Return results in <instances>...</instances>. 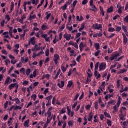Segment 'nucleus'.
Listing matches in <instances>:
<instances>
[{
  "instance_id": "f257e3e1",
  "label": "nucleus",
  "mask_w": 128,
  "mask_h": 128,
  "mask_svg": "<svg viewBox=\"0 0 128 128\" xmlns=\"http://www.w3.org/2000/svg\"><path fill=\"white\" fill-rule=\"evenodd\" d=\"M54 96L52 95H50L46 98H45V100H46V106H48L52 105V98Z\"/></svg>"
},
{
  "instance_id": "f03ea898",
  "label": "nucleus",
  "mask_w": 128,
  "mask_h": 128,
  "mask_svg": "<svg viewBox=\"0 0 128 128\" xmlns=\"http://www.w3.org/2000/svg\"><path fill=\"white\" fill-rule=\"evenodd\" d=\"M106 68V63L105 62H102L99 65V70H104Z\"/></svg>"
},
{
  "instance_id": "7ed1b4c3",
  "label": "nucleus",
  "mask_w": 128,
  "mask_h": 128,
  "mask_svg": "<svg viewBox=\"0 0 128 128\" xmlns=\"http://www.w3.org/2000/svg\"><path fill=\"white\" fill-rule=\"evenodd\" d=\"M60 60V55H58V54H54V58L53 59V60L55 64H58V60Z\"/></svg>"
},
{
  "instance_id": "20e7f679",
  "label": "nucleus",
  "mask_w": 128,
  "mask_h": 128,
  "mask_svg": "<svg viewBox=\"0 0 128 128\" xmlns=\"http://www.w3.org/2000/svg\"><path fill=\"white\" fill-rule=\"evenodd\" d=\"M118 56H120V54L118 53L115 54H112V56L110 58V60H114L118 58Z\"/></svg>"
},
{
  "instance_id": "39448f33",
  "label": "nucleus",
  "mask_w": 128,
  "mask_h": 128,
  "mask_svg": "<svg viewBox=\"0 0 128 128\" xmlns=\"http://www.w3.org/2000/svg\"><path fill=\"white\" fill-rule=\"evenodd\" d=\"M122 36H123V44H126V42H128V38L126 36L124 33L122 32Z\"/></svg>"
},
{
  "instance_id": "423d86ee",
  "label": "nucleus",
  "mask_w": 128,
  "mask_h": 128,
  "mask_svg": "<svg viewBox=\"0 0 128 128\" xmlns=\"http://www.w3.org/2000/svg\"><path fill=\"white\" fill-rule=\"evenodd\" d=\"M41 48L42 47H40V46H38V44H35L34 48L32 49V51L36 52V50H40Z\"/></svg>"
},
{
  "instance_id": "0eeeda50",
  "label": "nucleus",
  "mask_w": 128,
  "mask_h": 128,
  "mask_svg": "<svg viewBox=\"0 0 128 128\" xmlns=\"http://www.w3.org/2000/svg\"><path fill=\"white\" fill-rule=\"evenodd\" d=\"M120 114H119V117L120 118V120H124V114L122 113V109L120 110Z\"/></svg>"
},
{
  "instance_id": "6e6552de",
  "label": "nucleus",
  "mask_w": 128,
  "mask_h": 128,
  "mask_svg": "<svg viewBox=\"0 0 128 128\" xmlns=\"http://www.w3.org/2000/svg\"><path fill=\"white\" fill-rule=\"evenodd\" d=\"M30 42H31L32 46L36 44V40L34 36L31 38L30 40Z\"/></svg>"
},
{
  "instance_id": "1a4fd4ad",
  "label": "nucleus",
  "mask_w": 128,
  "mask_h": 128,
  "mask_svg": "<svg viewBox=\"0 0 128 128\" xmlns=\"http://www.w3.org/2000/svg\"><path fill=\"white\" fill-rule=\"evenodd\" d=\"M10 82H12V79H10V77L8 76L6 78V79L5 80L4 82V84H8V82H10Z\"/></svg>"
},
{
  "instance_id": "9d476101",
  "label": "nucleus",
  "mask_w": 128,
  "mask_h": 128,
  "mask_svg": "<svg viewBox=\"0 0 128 128\" xmlns=\"http://www.w3.org/2000/svg\"><path fill=\"white\" fill-rule=\"evenodd\" d=\"M114 12V7L112 6H110L109 8L107 10V12L108 14H110V12Z\"/></svg>"
},
{
  "instance_id": "9b49d317",
  "label": "nucleus",
  "mask_w": 128,
  "mask_h": 128,
  "mask_svg": "<svg viewBox=\"0 0 128 128\" xmlns=\"http://www.w3.org/2000/svg\"><path fill=\"white\" fill-rule=\"evenodd\" d=\"M92 118H94V116H92V112H90L89 113V118H88V122H92Z\"/></svg>"
},
{
  "instance_id": "f8f14e48",
  "label": "nucleus",
  "mask_w": 128,
  "mask_h": 128,
  "mask_svg": "<svg viewBox=\"0 0 128 128\" xmlns=\"http://www.w3.org/2000/svg\"><path fill=\"white\" fill-rule=\"evenodd\" d=\"M16 83H14V84H11L9 86H8V88L10 90H12L14 86H16Z\"/></svg>"
},
{
  "instance_id": "ddd939ff",
  "label": "nucleus",
  "mask_w": 128,
  "mask_h": 128,
  "mask_svg": "<svg viewBox=\"0 0 128 128\" xmlns=\"http://www.w3.org/2000/svg\"><path fill=\"white\" fill-rule=\"evenodd\" d=\"M14 2H11V7H10V10L8 12L9 13L12 12V10H14Z\"/></svg>"
},
{
  "instance_id": "4468645a",
  "label": "nucleus",
  "mask_w": 128,
  "mask_h": 128,
  "mask_svg": "<svg viewBox=\"0 0 128 128\" xmlns=\"http://www.w3.org/2000/svg\"><path fill=\"white\" fill-rule=\"evenodd\" d=\"M92 8H90V10H92V12H98V9L96 8V6L94 5H92Z\"/></svg>"
},
{
  "instance_id": "2eb2a0df",
  "label": "nucleus",
  "mask_w": 128,
  "mask_h": 128,
  "mask_svg": "<svg viewBox=\"0 0 128 128\" xmlns=\"http://www.w3.org/2000/svg\"><path fill=\"white\" fill-rule=\"evenodd\" d=\"M36 18V15L35 14H33L32 16L30 15L29 18V20H32V19L34 20Z\"/></svg>"
},
{
  "instance_id": "dca6fc26",
  "label": "nucleus",
  "mask_w": 128,
  "mask_h": 128,
  "mask_svg": "<svg viewBox=\"0 0 128 128\" xmlns=\"http://www.w3.org/2000/svg\"><path fill=\"white\" fill-rule=\"evenodd\" d=\"M28 122H30V120L28 119L24 122V126L28 127Z\"/></svg>"
},
{
  "instance_id": "f3484780",
  "label": "nucleus",
  "mask_w": 128,
  "mask_h": 128,
  "mask_svg": "<svg viewBox=\"0 0 128 128\" xmlns=\"http://www.w3.org/2000/svg\"><path fill=\"white\" fill-rule=\"evenodd\" d=\"M122 30H124V32H128V30H126V26L122 24Z\"/></svg>"
},
{
  "instance_id": "a211bd4d",
  "label": "nucleus",
  "mask_w": 128,
  "mask_h": 128,
  "mask_svg": "<svg viewBox=\"0 0 128 128\" xmlns=\"http://www.w3.org/2000/svg\"><path fill=\"white\" fill-rule=\"evenodd\" d=\"M104 114L106 118H111L112 116H110V114L107 113L106 112H104Z\"/></svg>"
},
{
  "instance_id": "6ab92c4d",
  "label": "nucleus",
  "mask_w": 128,
  "mask_h": 128,
  "mask_svg": "<svg viewBox=\"0 0 128 128\" xmlns=\"http://www.w3.org/2000/svg\"><path fill=\"white\" fill-rule=\"evenodd\" d=\"M85 26H86V24L84 23H83L82 24L81 27L79 28L78 32H82V30H84V28Z\"/></svg>"
},
{
  "instance_id": "aec40b11",
  "label": "nucleus",
  "mask_w": 128,
  "mask_h": 128,
  "mask_svg": "<svg viewBox=\"0 0 128 128\" xmlns=\"http://www.w3.org/2000/svg\"><path fill=\"white\" fill-rule=\"evenodd\" d=\"M68 126H74V122H72V120H70L68 122Z\"/></svg>"
},
{
  "instance_id": "412c9836",
  "label": "nucleus",
  "mask_w": 128,
  "mask_h": 128,
  "mask_svg": "<svg viewBox=\"0 0 128 128\" xmlns=\"http://www.w3.org/2000/svg\"><path fill=\"white\" fill-rule=\"evenodd\" d=\"M92 82V78L87 77L86 82V84H88L89 82Z\"/></svg>"
},
{
  "instance_id": "4be33fe9",
  "label": "nucleus",
  "mask_w": 128,
  "mask_h": 128,
  "mask_svg": "<svg viewBox=\"0 0 128 128\" xmlns=\"http://www.w3.org/2000/svg\"><path fill=\"white\" fill-rule=\"evenodd\" d=\"M78 96H80V94H78V93H77L76 94V96H74V100H74V101H76V102H78Z\"/></svg>"
},
{
  "instance_id": "5701e85b",
  "label": "nucleus",
  "mask_w": 128,
  "mask_h": 128,
  "mask_svg": "<svg viewBox=\"0 0 128 128\" xmlns=\"http://www.w3.org/2000/svg\"><path fill=\"white\" fill-rule=\"evenodd\" d=\"M60 69H58L57 74H56V76L54 77V79L56 80V78H58V76H60Z\"/></svg>"
},
{
  "instance_id": "b1692460",
  "label": "nucleus",
  "mask_w": 128,
  "mask_h": 128,
  "mask_svg": "<svg viewBox=\"0 0 128 128\" xmlns=\"http://www.w3.org/2000/svg\"><path fill=\"white\" fill-rule=\"evenodd\" d=\"M26 18V17L24 16H22L21 17V18L19 20V22H20V24H24V20Z\"/></svg>"
},
{
  "instance_id": "393cba45",
  "label": "nucleus",
  "mask_w": 128,
  "mask_h": 128,
  "mask_svg": "<svg viewBox=\"0 0 128 128\" xmlns=\"http://www.w3.org/2000/svg\"><path fill=\"white\" fill-rule=\"evenodd\" d=\"M114 30H116L114 28L112 27L108 28V32H114Z\"/></svg>"
},
{
  "instance_id": "a878e982",
  "label": "nucleus",
  "mask_w": 128,
  "mask_h": 128,
  "mask_svg": "<svg viewBox=\"0 0 128 128\" xmlns=\"http://www.w3.org/2000/svg\"><path fill=\"white\" fill-rule=\"evenodd\" d=\"M84 122L83 123L84 126H86V124H88V118H86V116H84Z\"/></svg>"
},
{
  "instance_id": "bb28decb",
  "label": "nucleus",
  "mask_w": 128,
  "mask_h": 128,
  "mask_svg": "<svg viewBox=\"0 0 128 128\" xmlns=\"http://www.w3.org/2000/svg\"><path fill=\"white\" fill-rule=\"evenodd\" d=\"M107 124L108 126H112V120L107 119Z\"/></svg>"
},
{
  "instance_id": "cd10ccee",
  "label": "nucleus",
  "mask_w": 128,
  "mask_h": 128,
  "mask_svg": "<svg viewBox=\"0 0 128 128\" xmlns=\"http://www.w3.org/2000/svg\"><path fill=\"white\" fill-rule=\"evenodd\" d=\"M128 70L126 69H121L120 72H118V74H124L125 72H126Z\"/></svg>"
},
{
  "instance_id": "c85d7f7f",
  "label": "nucleus",
  "mask_w": 128,
  "mask_h": 128,
  "mask_svg": "<svg viewBox=\"0 0 128 128\" xmlns=\"http://www.w3.org/2000/svg\"><path fill=\"white\" fill-rule=\"evenodd\" d=\"M94 108H95V110H98V102H95Z\"/></svg>"
},
{
  "instance_id": "c756f323",
  "label": "nucleus",
  "mask_w": 128,
  "mask_h": 128,
  "mask_svg": "<svg viewBox=\"0 0 128 128\" xmlns=\"http://www.w3.org/2000/svg\"><path fill=\"white\" fill-rule=\"evenodd\" d=\"M45 54L46 56H50V50L46 49L45 52Z\"/></svg>"
},
{
  "instance_id": "7c9ffc66",
  "label": "nucleus",
  "mask_w": 128,
  "mask_h": 128,
  "mask_svg": "<svg viewBox=\"0 0 128 128\" xmlns=\"http://www.w3.org/2000/svg\"><path fill=\"white\" fill-rule=\"evenodd\" d=\"M99 64L100 63L98 62H96V64H95V66H94V70H98V64Z\"/></svg>"
},
{
  "instance_id": "2f4dec72",
  "label": "nucleus",
  "mask_w": 128,
  "mask_h": 128,
  "mask_svg": "<svg viewBox=\"0 0 128 128\" xmlns=\"http://www.w3.org/2000/svg\"><path fill=\"white\" fill-rule=\"evenodd\" d=\"M68 6L65 4L63 6H62V10H66V8H68Z\"/></svg>"
},
{
  "instance_id": "473e14b6",
  "label": "nucleus",
  "mask_w": 128,
  "mask_h": 128,
  "mask_svg": "<svg viewBox=\"0 0 128 128\" xmlns=\"http://www.w3.org/2000/svg\"><path fill=\"white\" fill-rule=\"evenodd\" d=\"M66 110H67L68 116H70L71 110L70 109V108L68 107V106L66 107Z\"/></svg>"
},
{
  "instance_id": "72a5a7b5",
  "label": "nucleus",
  "mask_w": 128,
  "mask_h": 128,
  "mask_svg": "<svg viewBox=\"0 0 128 128\" xmlns=\"http://www.w3.org/2000/svg\"><path fill=\"white\" fill-rule=\"evenodd\" d=\"M94 46L96 50H98V48H100V44H98V43H95Z\"/></svg>"
},
{
  "instance_id": "f704fd0d",
  "label": "nucleus",
  "mask_w": 128,
  "mask_h": 128,
  "mask_svg": "<svg viewBox=\"0 0 128 128\" xmlns=\"http://www.w3.org/2000/svg\"><path fill=\"white\" fill-rule=\"evenodd\" d=\"M25 71H26V69H24V68H22L20 70V72H22V74H24Z\"/></svg>"
},
{
  "instance_id": "c9c22d12",
  "label": "nucleus",
  "mask_w": 128,
  "mask_h": 128,
  "mask_svg": "<svg viewBox=\"0 0 128 128\" xmlns=\"http://www.w3.org/2000/svg\"><path fill=\"white\" fill-rule=\"evenodd\" d=\"M26 76H28L30 74V68H28L26 71Z\"/></svg>"
},
{
  "instance_id": "e433bc0d",
  "label": "nucleus",
  "mask_w": 128,
  "mask_h": 128,
  "mask_svg": "<svg viewBox=\"0 0 128 128\" xmlns=\"http://www.w3.org/2000/svg\"><path fill=\"white\" fill-rule=\"evenodd\" d=\"M66 28V24H63L62 26V27L60 29V32H62L63 30H64V28Z\"/></svg>"
},
{
  "instance_id": "4c0bfd02",
  "label": "nucleus",
  "mask_w": 128,
  "mask_h": 128,
  "mask_svg": "<svg viewBox=\"0 0 128 128\" xmlns=\"http://www.w3.org/2000/svg\"><path fill=\"white\" fill-rule=\"evenodd\" d=\"M58 40L56 39V35L55 36L53 40V43L56 44L58 42Z\"/></svg>"
},
{
  "instance_id": "58836bf2",
  "label": "nucleus",
  "mask_w": 128,
  "mask_h": 128,
  "mask_svg": "<svg viewBox=\"0 0 128 128\" xmlns=\"http://www.w3.org/2000/svg\"><path fill=\"white\" fill-rule=\"evenodd\" d=\"M88 2V0H83L82 2V4L83 6H84L85 4H86Z\"/></svg>"
},
{
  "instance_id": "ea45409f",
  "label": "nucleus",
  "mask_w": 128,
  "mask_h": 128,
  "mask_svg": "<svg viewBox=\"0 0 128 128\" xmlns=\"http://www.w3.org/2000/svg\"><path fill=\"white\" fill-rule=\"evenodd\" d=\"M70 38H72V34H68V36L66 37V40H70Z\"/></svg>"
},
{
  "instance_id": "a19ab883",
  "label": "nucleus",
  "mask_w": 128,
  "mask_h": 128,
  "mask_svg": "<svg viewBox=\"0 0 128 128\" xmlns=\"http://www.w3.org/2000/svg\"><path fill=\"white\" fill-rule=\"evenodd\" d=\"M61 70H62V72H66V68L64 66H62L61 67Z\"/></svg>"
},
{
  "instance_id": "79ce46f5",
  "label": "nucleus",
  "mask_w": 128,
  "mask_h": 128,
  "mask_svg": "<svg viewBox=\"0 0 128 128\" xmlns=\"http://www.w3.org/2000/svg\"><path fill=\"white\" fill-rule=\"evenodd\" d=\"M100 50H98L94 54L95 56H98V54H100Z\"/></svg>"
},
{
  "instance_id": "37998d69",
  "label": "nucleus",
  "mask_w": 128,
  "mask_h": 128,
  "mask_svg": "<svg viewBox=\"0 0 128 128\" xmlns=\"http://www.w3.org/2000/svg\"><path fill=\"white\" fill-rule=\"evenodd\" d=\"M77 2H78V0H74L73 2V3L72 4V6L73 8H74V6H76V3Z\"/></svg>"
},
{
  "instance_id": "c03bdc74",
  "label": "nucleus",
  "mask_w": 128,
  "mask_h": 128,
  "mask_svg": "<svg viewBox=\"0 0 128 128\" xmlns=\"http://www.w3.org/2000/svg\"><path fill=\"white\" fill-rule=\"evenodd\" d=\"M42 30H46V26L43 24L42 26Z\"/></svg>"
},
{
  "instance_id": "a18cd8bd",
  "label": "nucleus",
  "mask_w": 128,
  "mask_h": 128,
  "mask_svg": "<svg viewBox=\"0 0 128 128\" xmlns=\"http://www.w3.org/2000/svg\"><path fill=\"white\" fill-rule=\"evenodd\" d=\"M53 4H54V0H50V4L49 6V8H52Z\"/></svg>"
},
{
  "instance_id": "49530a36",
  "label": "nucleus",
  "mask_w": 128,
  "mask_h": 128,
  "mask_svg": "<svg viewBox=\"0 0 128 128\" xmlns=\"http://www.w3.org/2000/svg\"><path fill=\"white\" fill-rule=\"evenodd\" d=\"M48 116V118H50V116H52V112L50 111H47L46 112Z\"/></svg>"
},
{
  "instance_id": "de8ad7c7",
  "label": "nucleus",
  "mask_w": 128,
  "mask_h": 128,
  "mask_svg": "<svg viewBox=\"0 0 128 128\" xmlns=\"http://www.w3.org/2000/svg\"><path fill=\"white\" fill-rule=\"evenodd\" d=\"M14 110H22V107H20V106H16Z\"/></svg>"
},
{
  "instance_id": "09e8293b",
  "label": "nucleus",
  "mask_w": 128,
  "mask_h": 128,
  "mask_svg": "<svg viewBox=\"0 0 128 128\" xmlns=\"http://www.w3.org/2000/svg\"><path fill=\"white\" fill-rule=\"evenodd\" d=\"M81 58H82V56L80 55L78 56L76 58V62H80V60Z\"/></svg>"
},
{
  "instance_id": "8fccbe9b",
  "label": "nucleus",
  "mask_w": 128,
  "mask_h": 128,
  "mask_svg": "<svg viewBox=\"0 0 128 128\" xmlns=\"http://www.w3.org/2000/svg\"><path fill=\"white\" fill-rule=\"evenodd\" d=\"M6 18L8 22H10V15L8 14L6 15Z\"/></svg>"
},
{
  "instance_id": "3c124183",
  "label": "nucleus",
  "mask_w": 128,
  "mask_h": 128,
  "mask_svg": "<svg viewBox=\"0 0 128 128\" xmlns=\"http://www.w3.org/2000/svg\"><path fill=\"white\" fill-rule=\"evenodd\" d=\"M72 86V82L70 80L68 82V86H69V88H70V86Z\"/></svg>"
},
{
  "instance_id": "603ef678",
  "label": "nucleus",
  "mask_w": 128,
  "mask_h": 128,
  "mask_svg": "<svg viewBox=\"0 0 128 128\" xmlns=\"http://www.w3.org/2000/svg\"><path fill=\"white\" fill-rule=\"evenodd\" d=\"M31 98H33V100L34 101L36 100V94H32L31 96Z\"/></svg>"
},
{
  "instance_id": "864d4df0",
  "label": "nucleus",
  "mask_w": 128,
  "mask_h": 128,
  "mask_svg": "<svg viewBox=\"0 0 128 128\" xmlns=\"http://www.w3.org/2000/svg\"><path fill=\"white\" fill-rule=\"evenodd\" d=\"M8 101H6L4 104V108H8Z\"/></svg>"
},
{
  "instance_id": "5fc2aeb1",
  "label": "nucleus",
  "mask_w": 128,
  "mask_h": 128,
  "mask_svg": "<svg viewBox=\"0 0 128 128\" xmlns=\"http://www.w3.org/2000/svg\"><path fill=\"white\" fill-rule=\"evenodd\" d=\"M80 34H80V32L77 33L76 34V38H80Z\"/></svg>"
},
{
  "instance_id": "6e6d98bb",
  "label": "nucleus",
  "mask_w": 128,
  "mask_h": 128,
  "mask_svg": "<svg viewBox=\"0 0 128 128\" xmlns=\"http://www.w3.org/2000/svg\"><path fill=\"white\" fill-rule=\"evenodd\" d=\"M4 22H6V20H3L0 22L1 26H4Z\"/></svg>"
},
{
  "instance_id": "4d7b16f0",
  "label": "nucleus",
  "mask_w": 128,
  "mask_h": 128,
  "mask_svg": "<svg viewBox=\"0 0 128 128\" xmlns=\"http://www.w3.org/2000/svg\"><path fill=\"white\" fill-rule=\"evenodd\" d=\"M116 66V63H115L114 65H111L110 67V70L114 69Z\"/></svg>"
},
{
  "instance_id": "13d9d810",
  "label": "nucleus",
  "mask_w": 128,
  "mask_h": 128,
  "mask_svg": "<svg viewBox=\"0 0 128 128\" xmlns=\"http://www.w3.org/2000/svg\"><path fill=\"white\" fill-rule=\"evenodd\" d=\"M78 104V101L75 102L74 104L72 106V108H75L76 106V105Z\"/></svg>"
},
{
  "instance_id": "bf43d9fd",
  "label": "nucleus",
  "mask_w": 128,
  "mask_h": 128,
  "mask_svg": "<svg viewBox=\"0 0 128 128\" xmlns=\"http://www.w3.org/2000/svg\"><path fill=\"white\" fill-rule=\"evenodd\" d=\"M120 30H122V28L120 26H117L116 28V32H120Z\"/></svg>"
},
{
  "instance_id": "052dcab7",
  "label": "nucleus",
  "mask_w": 128,
  "mask_h": 128,
  "mask_svg": "<svg viewBox=\"0 0 128 128\" xmlns=\"http://www.w3.org/2000/svg\"><path fill=\"white\" fill-rule=\"evenodd\" d=\"M8 114H6L4 116L3 118L4 120H8Z\"/></svg>"
},
{
  "instance_id": "680f3d73",
  "label": "nucleus",
  "mask_w": 128,
  "mask_h": 128,
  "mask_svg": "<svg viewBox=\"0 0 128 128\" xmlns=\"http://www.w3.org/2000/svg\"><path fill=\"white\" fill-rule=\"evenodd\" d=\"M91 106H92L91 105L88 104V105L86 106V110H90V107Z\"/></svg>"
},
{
  "instance_id": "e2e57ef3",
  "label": "nucleus",
  "mask_w": 128,
  "mask_h": 128,
  "mask_svg": "<svg viewBox=\"0 0 128 128\" xmlns=\"http://www.w3.org/2000/svg\"><path fill=\"white\" fill-rule=\"evenodd\" d=\"M66 110H64V109L62 108L61 110V112L60 113V114H64L66 112Z\"/></svg>"
},
{
  "instance_id": "0e129e2a",
  "label": "nucleus",
  "mask_w": 128,
  "mask_h": 128,
  "mask_svg": "<svg viewBox=\"0 0 128 128\" xmlns=\"http://www.w3.org/2000/svg\"><path fill=\"white\" fill-rule=\"evenodd\" d=\"M72 0H68V2H66V4L68 6H70V4H72Z\"/></svg>"
},
{
  "instance_id": "69168bd1",
  "label": "nucleus",
  "mask_w": 128,
  "mask_h": 128,
  "mask_svg": "<svg viewBox=\"0 0 128 128\" xmlns=\"http://www.w3.org/2000/svg\"><path fill=\"white\" fill-rule=\"evenodd\" d=\"M122 7H120H120L118 9V12L120 14H122Z\"/></svg>"
},
{
  "instance_id": "338daca9",
  "label": "nucleus",
  "mask_w": 128,
  "mask_h": 128,
  "mask_svg": "<svg viewBox=\"0 0 128 128\" xmlns=\"http://www.w3.org/2000/svg\"><path fill=\"white\" fill-rule=\"evenodd\" d=\"M73 46H74L76 48H78V43L75 42L72 45Z\"/></svg>"
},
{
  "instance_id": "774afa93",
  "label": "nucleus",
  "mask_w": 128,
  "mask_h": 128,
  "mask_svg": "<svg viewBox=\"0 0 128 128\" xmlns=\"http://www.w3.org/2000/svg\"><path fill=\"white\" fill-rule=\"evenodd\" d=\"M62 124H64L62 128H66V122H64V123L62 122Z\"/></svg>"
}]
</instances>
